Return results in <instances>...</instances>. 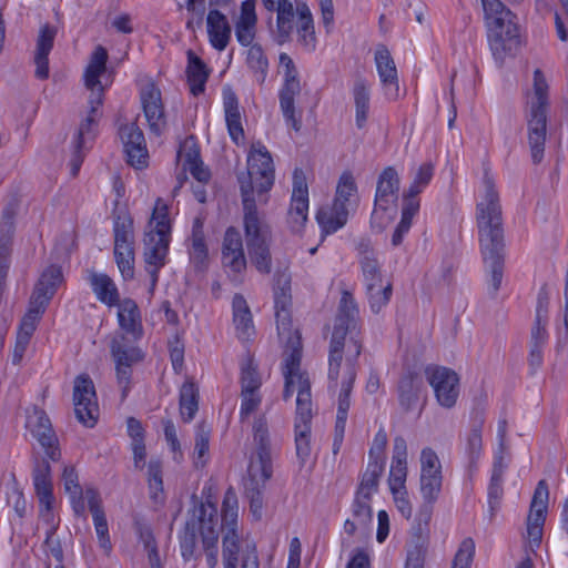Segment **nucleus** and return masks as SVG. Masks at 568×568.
Instances as JSON below:
<instances>
[{"instance_id":"f257e3e1","label":"nucleus","mask_w":568,"mask_h":568,"mask_svg":"<svg viewBox=\"0 0 568 568\" xmlns=\"http://www.w3.org/2000/svg\"><path fill=\"white\" fill-rule=\"evenodd\" d=\"M484 186V196L476 206V224L483 262L490 273V293L496 295L501 285L505 263L503 212L499 194L488 173H485Z\"/></svg>"},{"instance_id":"f03ea898","label":"nucleus","mask_w":568,"mask_h":568,"mask_svg":"<svg viewBox=\"0 0 568 568\" xmlns=\"http://www.w3.org/2000/svg\"><path fill=\"white\" fill-rule=\"evenodd\" d=\"M108 61V51L98 45L85 69L84 83L91 91L89 98V112L75 133L73 140V155L70 161L71 174L75 176L83 162L84 152L89 150L95 138V126L101 116L100 106L103 103V88L100 83V77L105 72Z\"/></svg>"},{"instance_id":"7ed1b4c3","label":"nucleus","mask_w":568,"mask_h":568,"mask_svg":"<svg viewBox=\"0 0 568 568\" xmlns=\"http://www.w3.org/2000/svg\"><path fill=\"white\" fill-rule=\"evenodd\" d=\"M217 508L210 500L200 501L192 509L191 518L186 521L180 535L181 555L185 561L196 558L197 530L201 535L202 548L209 568H215L219 562V530Z\"/></svg>"},{"instance_id":"20e7f679","label":"nucleus","mask_w":568,"mask_h":568,"mask_svg":"<svg viewBox=\"0 0 568 568\" xmlns=\"http://www.w3.org/2000/svg\"><path fill=\"white\" fill-rule=\"evenodd\" d=\"M487 37L495 60L501 65L520 45L514 13L500 0H481Z\"/></svg>"},{"instance_id":"39448f33","label":"nucleus","mask_w":568,"mask_h":568,"mask_svg":"<svg viewBox=\"0 0 568 568\" xmlns=\"http://www.w3.org/2000/svg\"><path fill=\"white\" fill-rule=\"evenodd\" d=\"M548 91L549 87L544 73L540 69H536L532 91L527 93L525 106L528 144L535 164H539L544 159L549 109Z\"/></svg>"},{"instance_id":"423d86ee","label":"nucleus","mask_w":568,"mask_h":568,"mask_svg":"<svg viewBox=\"0 0 568 568\" xmlns=\"http://www.w3.org/2000/svg\"><path fill=\"white\" fill-rule=\"evenodd\" d=\"M244 235L247 254L251 263L262 274H270L272 270L271 241L272 232L270 225L260 215L256 205L244 201Z\"/></svg>"},{"instance_id":"0eeeda50","label":"nucleus","mask_w":568,"mask_h":568,"mask_svg":"<svg viewBox=\"0 0 568 568\" xmlns=\"http://www.w3.org/2000/svg\"><path fill=\"white\" fill-rule=\"evenodd\" d=\"M358 204L359 196L355 179L351 172H344L338 180L332 206L321 207L317 211L316 220L323 234H333L342 229Z\"/></svg>"},{"instance_id":"6e6552de","label":"nucleus","mask_w":568,"mask_h":568,"mask_svg":"<svg viewBox=\"0 0 568 568\" xmlns=\"http://www.w3.org/2000/svg\"><path fill=\"white\" fill-rule=\"evenodd\" d=\"M242 204L247 200L256 205L253 192L260 196L268 192L274 184V166L270 152L258 143L253 145L247 158V172L237 176Z\"/></svg>"},{"instance_id":"1a4fd4ad","label":"nucleus","mask_w":568,"mask_h":568,"mask_svg":"<svg viewBox=\"0 0 568 568\" xmlns=\"http://www.w3.org/2000/svg\"><path fill=\"white\" fill-rule=\"evenodd\" d=\"M287 329L285 333H281L277 328L278 337L285 342L286 351L290 354L285 358L283 375L285 379L283 399L288 400L294 392H297L296 399L300 398L302 393L308 396V400H312L311 394V382L305 372L301 371V358H302V342L298 329H293L292 322L286 325Z\"/></svg>"},{"instance_id":"9d476101","label":"nucleus","mask_w":568,"mask_h":568,"mask_svg":"<svg viewBox=\"0 0 568 568\" xmlns=\"http://www.w3.org/2000/svg\"><path fill=\"white\" fill-rule=\"evenodd\" d=\"M33 486L39 500V515L50 524L53 523V485L51 479V466L47 459H36L32 471ZM57 527L52 524L47 534L45 544L50 547L51 555L62 565L63 549L60 540L54 538Z\"/></svg>"},{"instance_id":"9b49d317","label":"nucleus","mask_w":568,"mask_h":568,"mask_svg":"<svg viewBox=\"0 0 568 568\" xmlns=\"http://www.w3.org/2000/svg\"><path fill=\"white\" fill-rule=\"evenodd\" d=\"M255 449L251 455L244 486L265 487L272 477V446L265 417L260 416L253 425Z\"/></svg>"},{"instance_id":"f8f14e48","label":"nucleus","mask_w":568,"mask_h":568,"mask_svg":"<svg viewBox=\"0 0 568 568\" xmlns=\"http://www.w3.org/2000/svg\"><path fill=\"white\" fill-rule=\"evenodd\" d=\"M419 483L424 505L419 510L418 519L427 525L432 517L433 504L438 499L443 485L440 460L429 447L424 448L420 453Z\"/></svg>"},{"instance_id":"ddd939ff","label":"nucleus","mask_w":568,"mask_h":568,"mask_svg":"<svg viewBox=\"0 0 568 568\" xmlns=\"http://www.w3.org/2000/svg\"><path fill=\"white\" fill-rule=\"evenodd\" d=\"M222 561H240V554L248 541L244 544L239 535V501L236 493L230 487L222 503Z\"/></svg>"},{"instance_id":"4468645a","label":"nucleus","mask_w":568,"mask_h":568,"mask_svg":"<svg viewBox=\"0 0 568 568\" xmlns=\"http://www.w3.org/2000/svg\"><path fill=\"white\" fill-rule=\"evenodd\" d=\"M343 339L339 338L342 345H337V352L333 353V337L329 343L328 353V378L334 382V387L337 386L339 377L347 376L349 364L354 369L355 376L357 375L358 357L363 351V339L359 333L351 334V332H343Z\"/></svg>"},{"instance_id":"2eb2a0df","label":"nucleus","mask_w":568,"mask_h":568,"mask_svg":"<svg viewBox=\"0 0 568 568\" xmlns=\"http://www.w3.org/2000/svg\"><path fill=\"white\" fill-rule=\"evenodd\" d=\"M280 67L284 70V83L280 90V108L285 122L295 131L301 129V119L295 115V97L301 92L298 71L292 58L283 52L280 54Z\"/></svg>"},{"instance_id":"dca6fc26","label":"nucleus","mask_w":568,"mask_h":568,"mask_svg":"<svg viewBox=\"0 0 568 568\" xmlns=\"http://www.w3.org/2000/svg\"><path fill=\"white\" fill-rule=\"evenodd\" d=\"M312 400L302 393L296 399V412L294 418V443L295 453L300 467H304L312 454Z\"/></svg>"},{"instance_id":"f3484780","label":"nucleus","mask_w":568,"mask_h":568,"mask_svg":"<svg viewBox=\"0 0 568 568\" xmlns=\"http://www.w3.org/2000/svg\"><path fill=\"white\" fill-rule=\"evenodd\" d=\"M73 405L78 420L85 427H93L99 416V406L93 381L88 374L75 377Z\"/></svg>"},{"instance_id":"a211bd4d","label":"nucleus","mask_w":568,"mask_h":568,"mask_svg":"<svg viewBox=\"0 0 568 568\" xmlns=\"http://www.w3.org/2000/svg\"><path fill=\"white\" fill-rule=\"evenodd\" d=\"M426 376L428 383L434 388L438 404L445 408L455 406L459 396V377L450 368L436 366L427 367Z\"/></svg>"},{"instance_id":"6ab92c4d","label":"nucleus","mask_w":568,"mask_h":568,"mask_svg":"<svg viewBox=\"0 0 568 568\" xmlns=\"http://www.w3.org/2000/svg\"><path fill=\"white\" fill-rule=\"evenodd\" d=\"M27 427L37 438L49 459L52 462L59 460L61 452L58 446V437L47 413L39 407H33L32 413L28 415Z\"/></svg>"},{"instance_id":"aec40b11","label":"nucleus","mask_w":568,"mask_h":568,"mask_svg":"<svg viewBox=\"0 0 568 568\" xmlns=\"http://www.w3.org/2000/svg\"><path fill=\"white\" fill-rule=\"evenodd\" d=\"M222 264L227 268L232 281H240V275L246 268V258L243 248L242 236L237 229H226L222 244Z\"/></svg>"},{"instance_id":"412c9836","label":"nucleus","mask_w":568,"mask_h":568,"mask_svg":"<svg viewBox=\"0 0 568 568\" xmlns=\"http://www.w3.org/2000/svg\"><path fill=\"white\" fill-rule=\"evenodd\" d=\"M308 189L306 178L301 169L293 173V191L287 223L293 232H298L307 221Z\"/></svg>"},{"instance_id":"4be33fe9","label":"nucleus","mask_w":568,"mask_h":568,"mask_svg":"<svg viewBox=\"0 0 568 568\" xmlns=\"http://www.w3.org/2000/svg\"><path fill=\"white\" fill-rule=\"evenodd\" d=\"M548 498V485L545 479H541L535 488L527 518V534L530 541L535 545H539L542 538V527L546 520Z\"/></svg>"},{"instance_id":"5701e85b","label":"nucleus","mask_w":568,"mask_h":568,"mask_svg":"<svg viewBox=\"0 0 568 568\" xmlns=\"http://www.w3.org/2000/svg\"><path fill=\"white\" fill-rule=\"evenodd\" d=\"M119 135L128 156V163L136 169L148 165V150L142 130L136 123H126L120 126Z\"/></svg>"},{"instance_id":"b1692460","label":"nucleus","mask_w":568,"mask_h":568,"mask_svg":"<svg viewBox=\"0 0 568 568\" xmlns=\"http://www.w3.org/2000/svg\"><path fill=\"white\" fill-rule=\"evenodd\" d=\"M291 275L287 270H278L274 274V308L276 327L285 333L292 322L291 317Z\"/></svg>"},{"instance_id":"393cba45","label":"nucleus","mask_w":568,"mask_h":568,"mask_svg":"<svg viewBox=\"0 0 568 568\" xmlns=\"http://www.w3.org/2000/svg\"><path fill=\"white\" fill-rule=\"evenodd\" d=\"M111 354L115 362L116 378L122 388V398L128 395L131 382V367L142 359V354L138 347L122 344L113 341L111 344Z\"/></svg>"},{"instance_id":"a878e982","label":"nucleus","mask_w":568,"mask_h":568,"mask_svg":"<svg viewBox=\"0 0 568 568\" xmlns=\"http://www.w3.org/2000/svg\"><path fill=\"white\" fill-rule=\"evenodd\" d=\"M63 281L62 270L58 265L48 266L40 275L30 296V304L42 308L48 307Z\"/></svg>"},{"instance_id":"bb28decb","label":"nucleus","mask_w":568,"mask_h":568,"mask_svg":"<svg viewBox=\"0 0 568 568\" xmlns=\"http://www.w3.org/2000/svg\"><path fill=\"white\" fill-rule=\"evenodd\" d=\"M358 313L359 312L355 298L348 291H344L342 293L338 313L336 315L333 329V353L337 352V345H342L339 343V338L343 339V332H351L352 334L355 331Z\"/></svg>"},{"instance_id":"cd10ccee","label":"nucleus","mask_w":568,"mask_h":568,"mask_svg":"<svg viewBox=\"0 0 568 568\" xmlns=\"http://www.w3.org/2000/svg\"><path fill=\"white\" fill-rule=\"evenodd\" d=\"M141 102L150 130L160 135L165 126L161 91L153 83L146 84L141 91Z\"/></svg>"},{"instance_id":"c85d7f7f","label":"nucleus","mask_w":568,"mask_h":568,"mask_svg":"<svg viewBox=\"0 0 568 568\" xmlns=\"http://www.w3.org/2000/svg\"><path fill=\"white\" fill-rule=\"evenodd\" d=\"M375 64L386 95L392 100H396L399 95L398 73L395 61L386 45L379 44L377 47Z\"/></svg>"},{"instance_id":"c756f323","label":"nucleus","mask_w":568,"mask_h":568,"mask_svg":"<svg viewBox=\"0 0 568 568\" xmlns=\"http://www.w3.org/2000/svg\"><path fill=\"white\" fill-rule=\"evenodd\" d=\"M85 496L89 510L93 517V524L98 536L99 546L106 555H109L112 550V542L110 539L105 513L102 506V499L99 491L93 487L85 488Z\"/></svg>"},{"instance_id":"7c9ffc66","label":"nucleus","mask_w":568,"mask_h":568,"mask_svg":"<svg viewBox=\"0 0 568 568\" xmlns=\"http://www.w3.org/2000/svg\"><path fill=\"white\" fill-rule=\"evenodd\" d=\"M57 28L51 24H43L40 28L37 48L34 54L36 77L40 80H45L49 77V53L53 48L54 38L57 36Z\"/></svg>"},{"instance_id":"2f4dec72","label":"nucleus","mask_w":568,"mask_h":568,"mask_svg":"<svg viewBox=\"0 0 568 568\" xmlns=\"http://www.w3.org/2000/svg\"><path fill=\"white\" fill-rule=\"evenodd\" d=\"M207 34L212 47L223 51L231 39V26L225 14L217 9L209 11L206 17Z\"/></svg>"},{"instance_id":"473e14b6","label":"nucleus","mask_w":568,"mask_h":568,"mask_svg":"<svg viewBox=\"0 0 568 568\" xmlns=\"http://www.w3.org/2000/svg\"><path fill=\"white\" fill-rule=\"evenodd\" d=\"M423 381L418 373L408 371L404 373L397 386L398 400L405 412L414 409L419 400Z\"/></svg>"},{"instance_id":"72a5a7b5","label":"nucleus","mask_w":568,"mask_h":568,"mask_svg":"<svg viewBox=\"0 0 568 568\" xmlns=\"http://www.w3.org/2000/svg\"><path fill=\"white\" fill-rule=\"evenodd\" d=\"M399 190V178L397 171L393 166H387L381 173L375 194L377 205L386 206V204H395Z\"/></svg>"},{"instance_id":"f704fd0d","label":"nucleus","mask_w":568,"mask_h":568,"mask_svg":"<svg viewBox=\"0 0 568 568\" xmlns=\"http://www.w3.org/2000/svg\"><path fill=\"white\" fill-rule=\"evenodd\" d=\"M187 65L186 78L190 85V92L197 97L205 90V83L210 77V69L206 63L197 57L192 50L186 52Z\"/></svg>"},{"instance_id":"c9c22d12","label":"nucleus","mask_w":568,"mask_h":568,"mask_svg":"<svg viewBox=\"0 0 568 568\" xmlns=\"http://www.w3.org/2000/svg\"><path fill=\"white\" fill-rule=\"evenodd\" d=\"M352 519H346L344 523V531L353 536L358 529H366L373 519V509L371 499L354 497L352 503Z\"/></svg>"},{"instance_id":"e433bc0d","label":"nucleus","mask_w":568,"mask_h":568,"mask_svg":"<svg viewBox=\"0 0 568 568\" xmlns=\"http://www.w3.org/2000/svg\"><path fill=\"white\" fill-rule=\"evenodd\" d=\"M223 105L229 134L235 143H239L244 138V130L241 123L237 97L230 89L223 92Z\"/></svg>"},{"instance_id":"4c0bfd02","label":"nucleus","mask_w":568,"mask_h":568,"mask_svg":"<svg viewBox=\"0 0 568 568\" xmlns=\"http://www.w3.org/2000/svg\"><path fill=\"white\" fill-rule=\"evenodd\" d=\"M89 282L97 298L108 306H115L120 302V294L113 280L104 273L91 272Z\"/></svg>"},{"instance_id":"58836bf2","label":"nucleus","mask_w":568,"mask_h":568,"mask_svg":"<svg viewBox=\"0 0 568 568\" xmlns=\"http://www.w3.org/2000/svg\"><path fill=\"white\" fill-rule=\"evenodd\" d=\"M352 95L355 105V124L358 129H363L368 119L371 102L369 84L364 78H356Z\"/></svg>"},{"instance_id":"ea45409f","label":"nucleus","mask_w":568,"mask_h":568,"mask_svg":"<svg viewBox=\"0 0 568 568\" xmlns=\"http://www.w3.org/2000/svg\"><path fill=\"white\" fill-rule=\"evenodd\" d=\"M233 321L239 338L246 341L254 333L252 314L246 300L241 294H235L232 302Z\"/></svg>"},{"instance_id":"a19ab883","label":"nucleus","mask_w":568,"mask_h":568,"mask_svg":"<svg viewBox=\"0 0 568 568\" xmlns=\"http://www.w3.org/2000/svg\"><path fill=\"white\" fill-rule=\"evenodd\" d=\"M384 471L383 460H369L365 471L362 474L355 496L372 500L373 494L377 493L379 478Z\"/></svg>"},{"instance_id":"79ce46f5","label":"nucleus","mask_w":568,"mask_h":568,"mask_svg":"<svg viewBox=\"0 0 568 568\" xmlns=\"http://www.w3.org/2000/svg\"><path fill=\"white\" fill-rule=\"evenodd\" d=\"M170 237L145 233L144 262L146 265L164 266L169 251Z\"/></svg>"},{"instance_id":"37998d69","label":"nucleus","mask_w":568,"mask_h":568,"mask_svg":"<svg viewBox=\"0 0 568 568\" xmlns=\"http://www.w3.org/2000/svg\"><path fill=\"white\" fill-rule=\"evenodd\" d=\"M114 250L134 248L133 219L128 212L119 213L113 223Z\"/></svg>"},{"instance_id":"c03bdc74","label":"nucleus","mask_w":568,"mask_h":568,"mask_svg":"<svg viewBox=\"0 0 568 568\" xmlns=\"http://www.w3.org/2000/svg\"><path fill=\"white\" fill-rule=\"evenodd\" d=\"M298 16L297 34L298 41L308 52L316 48V37L312 12L306 3H300L296 8Z\"/></svg>"},{"instance_id":"a18cd8bd","label":"nucleus","mask_w":568,"mask_h":568,"mask_svg":"<svg viewBox=\"0 0 568 568\" xmlns=\"http://www.w3.org/2000/svg\"><path fill=\"white\" fill-rule=\"evenodd\" d=\"M276 17V42L284 44L291 39L294 29L295 11L291 1H284L282 6L275 9Z\"/></svg>"},{"instance_id":"49530a36","label":"nucleus","mask_w":568,"mask_h":568,"mask_svg":"<svg viewBox=\"0 0 568 568\" xmlns=\"http://www.w3.org/2000/svg\"><path fill=\"white\" fill-rule=\"evenodd\" d=\"M199 409V392L194 383L185 382L180 389V414L183 422H191Z\"/></svg>"},{"instance_id":"de8ad7c7","label":"nucleus","mask_w":568,"mask_h":568,"mask_svg":"<svg viewBox=\"0 0 568 568\" xmlns=\"http://www.w3.org/2000/svg\"><path fill=\"white\" fill-rule=\"evenodd\" d=\"M483 426L484 417L479 416L473 423L469 434L466 438V454L469 459V467H476L478 459L480 458L483 450Z\"/></svg>"},{"instance_id":"09e8293b","label":"nucleus","mask_w":568,"mask_h":568,"mask_svg":"<svg viewBox=\"0 0 568 568\" xmlns=\"http://www.w3.org/2000/svg\"><path fill=\"white\" fill-rule=\"evenodd\" d=\"M365 290L371 310L374 313H378L390 301L393 284L390 281H386L385 283L365 286Z\"/></svg>"},{"instance_id":"8fccbe9b","label":"nucleus","mask_w":568,"mask_h":568,"mask_svg":"<svg viewBox=\"0 0 568 568\" xmlns=\"http://www.w3.org/2000/svg\"><path fill=\"white\" fill-rule=\"evenodd\" d=\"M149 225L152 229L148 233L170 237L169 207L162 199L156 200Z\"/></svg>"},{"instance_id":"3c124183","label":"nucleus","mask_w":568,"mask_h":568,"mask_svg":"<svg viewBox=\"0 0 568 568\" xmlns=\"http://www.w3.org/2000/svg\"><path fill=\"white\" fill-rule=\"evenodd\" d=\"M241 393H258L262 385L261 376L257 372V365L252 357H247L241 364Z\"/></svg>"},{"instance_id":"603ef678","label":"nucleus","mask_w":568,"mask_h":568,"mask_svg":"<svg viewBox=\"0 0 568 568\" xmlns=\"http://www.w3.org/2000/svg\"><path fill=\"white\" fill-rule=\"evenodd\" d=\"M116 306H119L118 318L121 328L128 333H134L140 318L136 303L133 300L125 298L119 302Z\"/></svg>"},{"instance_id":"864d4df0","label":"nucleus","mask_w":568,"mask_h":568,"mask_svg":"<svg viewBox=\"0 0 568 568\" xmlns=\"http://www.w3.org/2000/svg\"><path fill=\"white\" fill-rule=\"evenodd\" d=\"M148 484L150 497L159 501L163 497V470L162 462L158 458L150 459L148 464Z\"/></svg>"},{"instance_id":"5fc2aeb1","label":"nucleus","mask_w":568,"mask_h":568,"mask_svg":"<svg viewBox=\"0 0 568 568\" xmlns=\"http://www.w3.org/2000/svg\"><path fill=\"white\" fill-rule=\"evenodd\" d=\"M246 61L250 69L254 71L256 80L262 84L265 81L268 68L267 58L264 54L262 47L258 44H252L247 51Z\"/></svg>"},{"instance_id":"6e6d98bb","label":"nucleus","mask_w":568,"mask_h":568,"mask_svg":"<svg viewBox=\"0 0 568 568\" xmlns=\"http://www.w3.org/2000/svg\"><path fill=\"white\" fill-rule=\"evenodd\" d=\"M44 312L45 308L29 303L28 312L21 320L17 336L30 341Z\"/></svg>"},{"instance_id":"4d7b16f0","label":"nucleus","mask_w":568,"mask_h":568,"mask_svg":"<svg viewBox=\"0 0 568 568\" xmlns=\"http://www.w3.org/2000/svg\"><path fill=\"white\" fill-rule=\"evenodd\" d=\"M396 214V210L386 204V206L377 205L374 201V210L371 215V227L376 233H382L392 222Z\"/></svg>"},{"instance_id":"13d9d810","label":"nucleus","mask_w":568,"mask_h":568,"mask_svg":"<svg viewBox=\"0 0 568 568\" xmlns=\"http://www.w3.org/2000/svg\"><path fill=\"white\" fill-rule=\"evenodd\" d=\"M355 379H356V376H355L354 369L352 367V364H349V367L347 369V376L342 377V387H341V393L338 396V408H337L338 416L347 417L348 409L351 406L349 396H351Z\"/></svg>"},{"instance_id":"bf43d9fd","label":"nucleus","mask_w":568,"mask_h":568,"mask_svg":"<svg viewBox=\"0 0 568 568\" xmlns=\"http://www.w3.org/2000/svg\"><path fill=\"white\" fill-rule=\"evenodd\" d=\"M359 265L365 286L385 283L387 281L383 277L381 265L377 260H372L371 257L359 258Z\"/></svg>"},{"instance_id":"052dcab7","label":"nucleus","mask_w":568,"mask_h":568,"mask_svg":"<svg viewBox=\"0 0 568 568\" xmlns=\"http://www.w3.org/2000/svg\"><path fill=\"white\" fill-rule=\"evenodd\" d=\"M210 435H211V430L204 423H200L196 426L195 444H194V455L196 457V460H195L196 467H199L200 463H201V466H203L205 464V462H202V458L209 453Z\"/></svg>"},{"instance_id":"680f3d73","label":"nucleus","mask_w":568,"mask_h":568,"mask_svg":"<svg viewBox=\"0 0 568 568\" xmlns=\"http://www.w3.org/2000/svg\"><path fill=\"white\" fill-rule=\"evenodd\" d=\"M185 164L192 176L200 183H206L210 180L211 173L209 169L203 165L197 150H190L185 154Z\"/></svg>"},{"instance_id":"e2e57ef3","label":"nucleus","mask_w":568,"mask_h":568,"mask_svg":"<svg viewBox=\"0 0 568 568\" xmlns=\"http://www.w3.org/2000/svg\"><path fill=\"white\" fill-rule=\"evenodd\" d=\"M475 556V541L473 538H465L454 557L452 568H470Z\"/></svg>"},{"instance_id":"0e129e2a","label":"nucleus","mask_w":568,"mask_h":568,"mask_svg":"<svg viewBox=\"0 0 568 568\" xmlns=\"http://www.w3.org/2000/svg\"><path fill=\"white\" fill-rule=\"evenodd\" d=\"M114 258L124 281L134 277V248L114 250Z\"/></svg>"},{"instance_id":"69168bd1","label":"nucleus","mask_w":568,"mask_h":568,"mask_svg":"<svg viewBox=\"0 0 568 568\" xmlns=\"http://www.w3.org/2000/svg\"><path fill=\"white\" fill-rule=\"evenodd\" d=\"M209 250L205 244V236H192V245L190 250V258L197 270H202L206 265Z\"/></svg>"},{"instance_id":"338daca9","label":"nucleus","mask_w":568,"mask_h":568,"mask_svg":"<svg viewBox=\"0 0 568 568\" xmlns=\"http://www.w3.org/2000/svg\"><path fill=\"white\" fill-rule=\"evenodd\" d=\"M162 425L164 428V437L165 440L170 447V449L173 452V459L176 463H181L183 459V453L181 450L180 440L178 438V433L174 423L172 419L165 418L162 419Z\"/></svg>"},{"instance_id":"774afa93","label":"nucleus","mask_w":568,"mask_h":568,"mask_svg":"<svg viewBox=\"0 0 568 568\" xmlns=\"http://www.w3.org/2000/svg\"><path fill=\"white\" fill-rule=\"evenodd\" d=\"M434 175V165L424 163L419 166L416 176L408 187L412 195H418L430 182Z\"/></svg>"}]
</instances>
